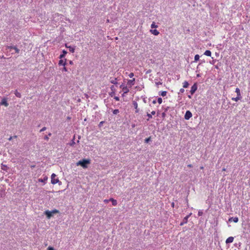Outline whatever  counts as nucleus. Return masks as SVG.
Here are the masks:
<instances>
[{
	"instance_id": "6e6552de",
	"label": "nucleus",
	"mask_w": 250,
	"mask_h": 250,
	"mask_svg": "<svg viewBox=\"0 0 250 250\" xmlns=\"http://www.w3.org/2000/svg\"><path fill=\"white\" fill-rule=\"evenodd\" d=\"M135 79L133 78L132 80H129L127 82V84L130 85V87H131L132 85H133L135 83Z\"/></svg>"
},
{
	"instance_id": "ddd939ff",
	"label": "nucleus",
	"mask_w": 250,
	"mask_h": 250,
	"mask_svg": "<svg viewBox=\"0 0 250 250\" xmlns=\"http://www.w3.org/2000/svg\"><path fill=\"white\" fill-rule=\"evenodd\" d=\"M150 32L153 35L157 36L159 34V32L156 29H151L150 30Z\"/></svg>"
},
{
	"instance_id": "58836bf2",
	"label": "nucleus",
	"mask_w": 250,
	"mask_h": 250,
	"mask_svg": "<svg viewBox=\"0 0 250 250\" xmlns=\"http://www.w3.org/2000/svg\"><path fill=\"white\" fill-rule=\"evenodd\" d=\"M47 250H55L53 247H52L51 246H49L47 248Z\"/></svg>"
},
{
	"instance_id": "bb28decb",
	"label": "nucleus",
	"mask_w": 250,
	"mask_h": 250,
	"mask_svg": "<svg viewBox=\"0 0 250 250\" xmlns=\"http://www.w3.org/2000/svg\"><path fill=\"white\" fill-rule=\"evenodd\" d=\"M75 136L73 139L71 140V142L69 143V145L70 146H73L75 144V142H74Z\"/></svg>"
},
{
	"instance_id": "3c124183",
	"label": "nucleus",
	"mask_w": 250,
	"mask_h": 250,
	"mask_svg": "<svg viewBox=\"0 0 250 250\" xmlns=\"http://www.w3.org/2000/svg\"><path fill=\"white\" fill-rule=\"evenodd\" d=\"M162 117H163V118H164V117L166 116V113H165V112H163V113H162Z\"/></svg>"
},
{
	"instance_id": "f03ea898",
	"label": "nucleus",
	"mask_w": 250,
	"mask_h": 250,
	"mask_svg": "<svg viewBox=\"0 0 250 250\" xmlns=\"http://www.w3.org/2000/svg\"><path fill=\"white\" fill-rule=\"evenodd\" d=\"M56 175L54 173H53L52 175H51V183L53 185L54 184H56L57 183H59V184L60 185H61L62 183L61 182H60L58 178H56Z\"/></svg>"
},
{
	"instance_id": "cd10ccee",
	"label": "nucleus",
	"mask_w": 250,
	"mask_h": 250,
	"mask_svg": "<svg viewBox=\"0 0 250 250\" xmlns=\"http://www.w3.org/2000/svg\"><path fill=\"white\" fill-rule=\"evenodd\" d=\"M158 26L156 25L155 23L154 22H153L152 23L151 25V28L152 29L153 28H157Z\"/></svg>"
},
{
	"instance_id": "9b49d317",
	"label": "nucleus",
	"mask_w": 250,
	"mask_h": 250,
	"mask_svg": "<svg viewBox=\"0 0 250 250\" xmlns=\"http://www.w3.org/2000/svg\"><path fill=\"white\" fill-rule=\"evenodd\" d=\"M65 46L66 48H69L70 52L72 53L74 52L75 49L74 47H72L71 46H68L67 44H65Z\"/></svg>"
},
{
	"instance_id": "7c9ffc66",
	"label": "nucleus",
	"mask_w": 250,
	"mask_h": 250,
	"mask_svg": "<svg viewBox=\"0 0 250 250\" xmlns=\"http://www.w3.org/2000/svg\"><path fill=\"white\" fill-rule=\"evenodd\" d=\"M51 212L52 213V215H53V214L59 213V211L57 209H55L51 211Z\"/></svg>"
},
{
	"instance_id": "5fc2aeb1",
	"label": "nucleus",
	"mask_w": 250,
	"mask_h": 250,
	"mask_svg": "<svg viewBox=\"0 0 250 250\" xmlns=\"http://www.w3.org/2000/svg\"><path fill=\"white\" fill-rule=\"evenodd\" d=\"M188 167H192V165L191 164H189L188 165Z\"/></svg>"
},
{
	"instance_id": "f3484780",
	"label": "nucleus",
	"mask_w": 250,
	"mask_h": 250,
	"mask_svg": "<svg viewBox=\"0 0 250 250\" xmlns=\"http://www.w3.org/2000/svg\"><path fill=\"white\" fill-rule=\"evenodd\" d=\"M122 89L124 91V94H126L129 91V89L126 86L123 87Z\"/></svg>"
},
{
	"instance_id": "dca6fc26",
	"label": "nucleus",
	"mask_w": 250,
	"mask_h": 250,
	"mask_svg": "<svg viewBox=\"0 0 250 250\" xmlns=\"http://www.w3.org/2000/svg\"><path fill=\"white\" fill-rule=\"evenodd\" d=\"M109 200L110 201H111L112 202V204L113 205V206H116L117 205V200L114 199L113 198H111L109 199Z\"/></svg>"
},
{
	"instance_id": "72a5a7b5",
	"label": "nucleus",
	"mask_w": 250,
	"mask_h": 250,
	"mask_svg": "<svg viewBox=\"0 0 250 250\" xmlns=\"http://www.w3.org/2000/svg\"><path fill=\"white\" fill-rule=\"evenodd\" d=\"M158 103L159 104H162V99L160 97L158 98Z\"/></svg>"
},
{
	"instance_id": "603ef678",
	"label": "nucleus",
	"mask_w": 250,
	"mask_h": 250,
	"mask_svg": "<svg viewBox=\"0 0 250 250\" xmlns=\"http://www.w3.org/2000/svg\"><path fill=\"white\" fill-rule=\"evenodd\" d=\"M150 114H151V115H155V111H152Z\"/></svg>"
},
{
	"instance_id": "680f3d73",
	"label": "nucleus",
	"mask_w": 250,
	"mask_h": 250,
	"mask_svg": "<svg viewBox=\"0 0 250 250\" xmlns=\"http://www.w3.org/2000/svg\"><path fill=\"white\" fill-rule=\"evenodd\" d=\"M151 72V70H148L147 72H146V73H149Z\"/></svg>"
},
{
	"instance_id": "f8f14e48",
	"label": "nucleus",
	"mask_w": 250,
	"mask_h": 250,
	"mask_svg": "<svg viewBox=\"0 0 250 250\" xmlns=\"http://www.w3.org/2000/svg\"><path fill=\"white\" fill-rule=\"evenodd\" d=\"M67 52L66 50H63L62 51V54L60 55L59 58L62 59L63 58H64L66 54H67Z\"/></svg>"
},
{
	"instance_id": "20e7f679",
	"label": "nucleus",
	"mask_w": 250,
	"mask_h": 250,
	"mask_svg": "<svg viewBox=\"0 0 250 250\" xmlns=\"http://www.w3.org/2000/svg\"><path fill=\"white\" fill-rule=\"evenodd\" d=\"M197 89V85L196 83H194L191 87L190 93L191 95H193Z\"/></svg>"
},
{
	"instance_id": "4468645a",
	"label": "nucleus",
	"mask_w": 250,
	"mask_h": 250,
	"mask_svg": "<svg viewBox=\"0 0 250 250\" xmlns=\"http://www.w3.org/2000/svg\"><path fill=\"white\" fill-rule=\"evenodd\" d=\"M1 169L7 171L8 169L9 168V167L6 165L1 164Z\"/></svg>"
},
{
	"instance_id": "37998d69",
	"label": "nucleus",
	"mask_w": 250,
	"mask_h": 250,
	"mask_svg": "<svg viewBox=\"0 0 250 250\" xmlns=\"http://www.w3.org/2000/svg\"><path fill=\"white\" fill-rule=\"evenodd\" d=\"M147 116L148 117L149 119L152 118L151 114H150L148 113H147Z\"/></svg>"
},
{
	"instance_id": "2f4dec72",
	"label": "nucleus",
	"mask_w": 250,
	"mask_h": 250,
	"mask_svg": "<svg viewBox=\"0 0 250 250\" xmlns=\"http://www.w3.org/2000/svg\"><path fill=\"white\" fill-rule=\"evenodd\" d=\"M13 49L15 50L16 53H19L20 49H19L16 46L15 47H13Z\"/></svg>"
},
{
	"instance_id": "09e8293b",
	"label": "nucleus",
	"mask_w": 250,
	"mask_h": 250,
	"mask_svg": "<svg viewBox=\"0 0 250 250\" xmlns=\"http://www.w3.org/2000/svg\"><path fill=\"white\" fill-rule=\"evenodd\" d=\"M44 140H45L48 141V140H49V138H48V136L45 135V136L44 137Z\"/></svg>"
},
{
	"instance_id": "9d476101",
	"label": "nucleus",
	"mask_w": 250,
	"mask_h": 250,
	"mask_svg": "<svg viewBox=\"0 0 250 250\" xmlns=\"http://www.w3.org/2000/svg\"><path fill=\"white\" fill-rule=\"evenodd\" d=\"M234 240V238L232 236H230V237H229V238H228L226 241V244H229V243H232L233 242Z\"/></svg>"
},
{
	"instance_id": "473e14b6",
	"label": "nucleus",
	"mask_w": 250,
	"mask_h": 250,
	"mask_svg": "<svg viewBox=\"0 0 250 250\" xmlns=\"http://www.w3.org/2000/svg\"><path fill=\"white\" fill-rule=\"evenodd\" d=\"M119 112V109H114L113 111V113L114 114H117Z\"/></svg>"
},
{
	"instance_id": "a18cd8bd",
	"label": "nucleus",
	"mask_w": 250,
	"mask_h": 250,
	"mask_svg": "<svg viewBox=\"0 0 250 250\" xmlns=\"http://www.w3.org/2000/svg\"><path fill=\"white\" fill-rule=\"evenodd\" d=\"M109 201H110L109 199H108H108H105V200H104V202L105 203H106V204L108 203Z\"/></svg>"
},
{
	"instance_id": "c756f323",
	"label": "nucleus",
	"mask_w": 250,
	"mask_h": 250,
	"mask_svg": "<svg viewBox=\"0 0 250 250\" xmlns=\"http://www.w3.org/2000/svg\"><path fill=\"white\" fill-rule=\"evenodd\" d=\"M241 98V97L237 96L236 98H232V100L237 102L238 100H239Z\"/></svg>"
},
{
	"instance_id": "13d9d810",
	"label": "nucleus",
	"mask_w": 250,
	"mask_h": 250,
	"mask_svg": "<svg viewBox=\"0 0 250 250\" xmlns=\"http://www.w3.org/2000/svg\"><path fill=\"white\" fill-rule=\"evenodd\" d=\"M171 206H172V207L174 208V202L172 203Z\"/></svg>"
},
{
	"instance_id": "b1692460",
	"label": "nucleus",
	"mask_w": 250,
	"mask_h": 250,
	"mask_svg": "<svg viewBox=\"0 0 250 250\" xmlns=\"http://www.w3.org/2000/svg\"><path fill=\"white\" fill-rule=\"evenodd\" d=\"M189 85V83L187 81H185L183 83V87L187 88Z\"/></svg>"
},
{
	"instance_id": "7ed1b4c3",
	"label": "nucleus",
	"mask_w": 250,
	"mask_h": 250,
	"mask_svg": "<svg viewBox=\"0 0 250 250\" xmlns=\"http://www.w3.org/2000/svg\"><path fill=\"white\" fill-rule=\"evenodd\" d=\"M192 116L191 112L189 110H187L185 115V119L187 120H189Z\"/></svg>"
},
{
	"instance_id": "2eb2a0df",
	"label": "nucleus",
	"mask_w": 250,
	"mask_h": 250,
	"mask_svg": "<svg viewBox=\"0 0 250 250\" xmlns=\"http://www.w3.org/2000/svg\"><path fill=\"white\" fill-rule=\"evenodd\" d=\"M133 104L134 108L136 109L135 112L138 113L139 111V109H138V104H137V102L135 101H134L133 102Z\"/></svg>"
},
{
	"instance_id": "a211bd4d",
	"label": "nucleus",
	"mask_w": 250,
	"mask_h": 250,
	"mask_svg": "<svg viewBox=\"0 0 250 250\" xmlns=\"http://www.w3.org/2000/svg\"><path fill=\"white\" fill-rule=\"evenodd\" d=\"M204 55L207 56H211V52L210 50H207L205 52Z\"/></svg>"
},
{
	"instance_id": "c9c22d12",
	"label": "nucleus",
	"mask_w": 250,
	"mask_h": 250,
	"mask_svg": "<svg viewBox=\"0 0 250 250\" xmlns=\"http://www.w3.org/2000/svg\"><path fill=\"white\" fill-rule=\"evenodd\" d=\"M203 214V212L202 210H199L198 211V216H202Z\"/></svg>"
},
{
	"instance_id": "e433bc0d",
	"label": "nucleus",
	"mask_w": 250,
	"mask_h": 250,
	"mask_svg": "<svg viewBox=\"0 0 250 250\" xmlns=\"http://www.w3.org/2000/svg\"><path fill=\"white\" fill-rule=\"evenodd\" d=\"M201 62L198 65L197 67V69H198L199 66L200 65H201V64L203 62H205V61H202V60H201Z\"/></svg>"
},
{
	"instance_id": "ea45409f",
	"label": "nucleus",
	"mask_w": 250,
	"mask_h": 250,
	"mask_svg": "<svg viewBox=\"0 0 250 250\" xmlns=\"http://www.w3.org/2000/svg\"><path fill=\"white\" fill-rule=\"evenodd\" d=\"M104 121H102V122H101L99 123V127H101V126L103 125V124H104Z\"/></svg>"
},
{
	"instance_id": "4c0bfd02",
	"label": "nucleus",
	"mask_w": 250,
	"mask_h": 250,
	"mask_svg": "<svg viewBox=\"0 0 250 250\" xmlns=\"http://www.w3.org/2000/svg\"><path fill=\"white\" fill-rule=\"evenodd\" d=\"M109 94L110 96L112 97L115 94V91H112L111 92L109 93Z\"/></svg>"
},
{
	"instance_id": "1a4fd4ad",
	"label": "nucleus",
	"mask_w": 250,
	"mask_h": 250,
	"mask_svg": "<svg viewBox=\"0 0 250 250\" xmlns=\"http://www.w3.org/2000/svg\"><path fill=\"white\" fill-rule=\"evenodd\" d=\"M229 222L233 221L234 223H237L238 221V217H230L229 219Z\"/></svg>"
},
{
	"instance_id": "e2e57ef3",
	"label": "nucleus",
	"mask_w": 250,
	"mask_h": 250,
	"mask_svg": "<svg viewBox=\"0 0 250 250\" xmlns=\"http://www.w3.org/2000/svg\"><path fill=\"white\" fill-rule=\"evenodd\" d=\"M12 139V137H10V138L9 139V140H11Z\"/></svg>"
},
{
	"instance_id": "49530a36",
	"label": "nucleus",
	"mask_w": 250,
	"mask_h": 250,
	"mask_svg": "<svg viewBox=\"0 0 250 250\" xmlns=\"http://www.w3.org/2000/svg\"><path fill=\"white\" fill-rule=\"evenodd\" d=\"M134 76V74L133 73H130L129 74V77L130 78H132Z\"/></svg>"
},
{
	"instance_id": "39448f33",
	"label": "nucleus",
	"mask_w": 250,
	"mask_h": 250,
	"mask_svg": "<svg viewBox=\"0 0 250 250\" xmlns=\"http://www.w3.org/2000/svg\"><path fill=\"white\" fill-rule=\"evenodd\" d=\"M44 214L46 216L48 219H50L52 216H53L52 213L51 211L47 210L44 211Z\"/></svg>"
},
{
	"instance_id": "bf43d9fd",
	"label": "nucleus",
	"mask_w": 250,
	"mask_h": 250,
	"mask_svg": "<svg viewBox=\"0 0 250 250\" xmlns=\"http://www.w3.org/2000/svg\"><path fill=\"white\" fill-rule=\"evenodd\" d=\"M168 108V107H167V108H166L165 109V112L167 111Z\"/></svg>"
},
{
	"instance_id": "79ce46f5",
	"label": "nucleus",
	"mask_w": 250,
	"mask_h": 250,
	"mask_svg": "<svg viewBox=\"0 0 250 250\" xmlns=\"http://www.w3.org/2000/svg\"><path fill=\"white\" fill-rule=\"evenodd\" d=\"M184 91H185V90H184V88H181V89H180V92H179V93H178V94H180V93H184Z\"/></svg>"
},
{
	"instance_id": "393cba45",
	"label": "nucleus",
	"mask_w": 250,
	"mask_h": 250,
	"mask_svg": "<svg viewBox=\"0 0 250 250\" xmlns=\"http://www.w3.org/2000/svg\"><path fill=\"white\" fill-rule=\"evenodd\" d=\"M167 91H161L159 93V95L163 96V97H164L166 95H167Z\"/></svg>"
},
{
	"instance_id": "f257e3e1",
	"label": "nucleus",
	"mask_w": 250,
	"mask_h": 250,
	"mask_svg": "<svg viewBox=\"0 0 250 250\" xmlns=\"http://www.w3.org/2000/svg\"><path fill=\"white\" fill-rule=\"evenodd\" d=\"M90 163V160L89 159H83L82 160L78 161L76 165L77 166H81L83 168H87V165Z\"/></svg>"
},
{
	"instance_id": "de8ad7c7",
	"label": "nucleus",
	"mask_w": 250,
	"mask_h": 250,
	"mask_svg": "<svg viewBox=\"0 0 250 250\" xmlns=\"http://www.w3.org/2000/svg\"><path fill=\"white\" fill-rule=\"evenodd\" d=\"M114 99L116 101H119L120 100L119 98L118 97H117V96H115L114 97Z\"/></svg>"
},
{
	"instance_id": "4d7b16f0",
	"label": "nucleus",
	"mask_w": 250,
	"mask_h": 250,
	"mask_svg": "<svg viewBox=\"0 0 250 250\" xmlns=\"http://www.w3.org/2000/svg\"><path fill=\"white\" fill-rule=\"evenodd\" d=\"M156 103V100H154L152 101V104H155Z\"/></svg>"
},
{
	"instance_id": "c85d7f7f",
	"label": "nucleus",
	"mask_w": 250,
	"mask_h": 250,
	"mask_svg": "<svg viewBox=\"0 0 250 250\" xmlns=\"http://www.w3.org/2000/svg\"><path fill=\"white\" fill-rule=\"evenodd\" d=\"M200 56L199 55L197 54L194 57V61L197 62L199 60Z\"/></svg>"
},
{
	"instance_id": "c03bdc74",
	"label": "nucleus",
	"mask_w": 250,
	"mask_h": 250,
	"mask_svg": "<svg viewBox=\"0 0 250 250\" xmlns=\"http://www.w3.org/2000/svg\"><path fill=\"white\" fill-rule=\"evenodd\" d=\"M46 129V127H43L42 129L40 130V132L45 131Z\"/></svg>"
},
{
	"instance_id": "423d86ee",
	"label": "nucleus",
	"mask_w": 250,
	"mask_h": 250,
	"mask_svg": "<svg viewBox=\"0 0 250 250\" xmlns=\"http://www.w3.org/2000/svg\"><path fill=\"white\" fill-rule=\"evenodd\" d=\"M191 213L186 216L183 219V222L180 223V226H183L184 224H186L188 222V219L189 217L191 215Z\"/></svg>"
},
{
	"instance_id": "69168bd1",
	"label": "nucleus",
	"mask_w": 250,
	"mask_h": 250,
	"mask_svg": "<svg viewBox=\"0 0 250 250\" xmlns=\"http://www.w3.org/2000/svg\"><path fill=\"white\" fill-rule=\"evenodd\" d=\"M197 77H200V74H197Z\"/></svg>"
},
{
	"instance_id": "774afa93",
	"label": "nucleus",
	"mask_w": 250,
	"mask_h": 250,
	"mask_svg": "<svg viewBox=\"0 0 250 250\" xmlns=\"http://www.w3.org/2000/svg\"><path fill=\"white\" fill-rule=\"evenodd\" d=\"M223 171H226V168H223V169H222Z\"/></svg>"
},
{
	"instance_id": "0eeeda50",
	"label": "nucleus",
	"mask_w": 250,
	"mask_h": 250,
	"mask_svg": "<svg viewBox=\"0 0 250 250\" xmlns=\"http://www.w3.org/2000/svg\"><path fill=\"white\" fill-rule=\"evenodd\" d=\"M0 104L4 105L5 106H8L9 104L7 103L6 98H3L0 102Z\"/></svg>"
},
{
	"instance_id": "338daca9",
	"label": "nucleus",
	"mask_w": 250,
	"mask_h": 250,
	"mask_svg": "<svg viewBox=\"0 0 250 250\" xmlns=\"http://www.w3.org/2000/svg\"><path fill=\"white\" fill-rule=\"evenodd\" d=\"M188 97L189 98H190H190H191V96H190V95H188Z\"/></svg>"
},
{
	"instance_id": "8fccbe9b",
	"label": "nucleus",
	"mask_w": 250,
	"mask_h": 250,
	"mask_svg": "<svg viewBox=\"0 0 250 250\" xmlns=\"http://www.w3.org/2000/svg\"><path fill=\"white\" fill-rule=\"evenodd\" d=\"M155 83H156V85L158 86L159 84H162V83H161L160 82H156Z\"/></svg>"
},
{
	"instance_id": "f704fd0d",
	"label": "nucleus",
	"mask_w": 250,
	"mask_h": 250,
	"mask_svg": "<svg viewBox=\"0 0 250 250\" xmlns=\"http://www.w3.org/2000/svg\"><path fill=\"white\" fill-rule=\"evenodd\" d=\"M110 89H111L112 91H115H115H116L115 87H114V85H111V87H110Z\"/></svg>"
},
{
	"instance_id": "412c9836",
	"label": "nucleus",
	"mask_w": 250,
	"mask_h": 250,
	"mask_svg": "<svg viewBox=\"0 0 250 250\" xmlns=\"http://www.w3.org/2000/svg\"><path fill=\"white\" fill-rule=\"evenodd\" d=\"M59 64L60 65H63L64 66L66 64V62H64L62 60H60L59 62Z\"/></svg>"
},
{
	"instance_id": "0e129e2a",
	"label": "nucleus",
	"mask_w": 250,
	"mask_h": 250,
	"mask_svg": "<svg viewBox=\"0 0 250 250\" xmlns=\"http://www.w3.org/2000/svg\"><path fill=\"white\" fill-rule=\"evenodd\" d=\"M51 135H52V134H51V133H49L48 134V136H51Z\"/></svg>"
},
{
	"instance_id": "a19ab883",
	"label": "nucleus",
	"mask_w": 250,
	"mask_h": 250,
	"mask_svg": "<svg viewBox=\"0 0 250 250\" xmlns=\"http://www.w3.org/2000/svg\"><path fill=\"white\" fill-rule=\"evenodd\" d=\"M13 47H15V46H7V49H13Z\"/></svg>"
},
{
	"instance_id": "a878e982",
	"label": "nucleus",
	"mask_w": 250,
	"mask_h": 250,
	"mask_svg": "<svg viewBox=\"0 0 250 250\" xmlns=\"http://www.w3.org/2000/svg\"><path fill=\"white\" fill-rule=\"evenodd\" d=\"M150 141H151V137L147 138L145 140V143H148Z\"/></svg>"
},
{
	"instance_id": "aec40b11",
	"label": "nucleus",
	"mask_w": 250,
	"mask_h": 250,
	"mask_svg": "<svg viewBox=\"0 0 250 250\" xmlns=\"http://www.w3.org/2000/svg\"><path fill=\"white\" fill-rule=\"evenodd\" d=\"M235 92L237 93V96L240 97H241V93H240V90L238 88H236L235 89Z\"/></svg>"
},
{
	"instance_id": "5701e85b",
	"label": "nucleus",
	"mask_w": 250,
	"mask_h": 250,
	"mask_svg": "<svg viewBox=\"0 0 250 250\" xmlns=\"http://www.w3.org/2000/svg\"><path fill=\"white\" fill-rule=\"evenodd\" d=\"M47 177H44L43 179H39V181L41 182L45 183V182L47 181Z\"/></svg>"
},
{
	"instance_id": "052dcab7",
	"label": "nucleus",
	"mask_w": 250,
	"mask_h": 250,
	"mask_svg": "<svg viewBox=\"0 0 250 250\" xmlns=\"http://www.w3.org/2000/svg\"><path fill=\"white\" fill-rule=\"evenodd\" d=\"M69 63H70V64H73V62H72V61H69Z\"/></svg>"
},
{
	"instance_id": "6ab92c4d",
	"label": "nucleus",
	"mask_w": 250,
	"mask_h": 250,
	"mask_svg": "<svg viewBox=\"0 0 250 250\" xmlns=\"http://www.w3.org/2000/svg\"><path fill=\"white\" fill-rule=\"evenodd\" d=\"M116 80H117L116 78H113L112 80H111L110 81V82L111 83L117 85L118 84V83L117 82Z\"/></svg>"
},
{
	"instance_id": "6e6d98bb",
	"label": "nucleus",
	"mask_w": 250,
	"mask_h": 250,
	"mask_svg": "<svg viewBox=\"0 0 250 250\" xmlns=\"http://www.w3.org/2000/svg\"><path fill=\"white\" fill-rule=\"evenodd\" d=\"M124 86H125L123 84H121V85H120V88H122V89H123V87H124Z\"/></svg>"
},
{
	"instance_id": "864d4df0",
	"label": "nucleus",
	"mask_w": 250,
	"mask_h": 250,
	"mask_svg": "<svg viewBox=\"0 0 250 250\" xmlns=\"http://www.w3.org/2000/svg\"><path fill=\"white\" fill-rule=\"evenodd\" d=\"M63 70L64 71H67V68L65 67H64L63 68Z\"/></svg>"
},
{
	"instance_id": "4be33fe9",
	"label": "nucleus",
	"mask_w": 250,
	"mask_h": 250,
	"mask_svg": "<svg viewBox=\"0 0 250 250\" xmlns=\"http://www.w3.org/2000/svg\"><path fill=\"white\" fill-rule=\"evenodd\" d=\"M15 95L18 97V98H21V94L17 90H16L15 91Z\"/></svg>"
}]
</instances>
